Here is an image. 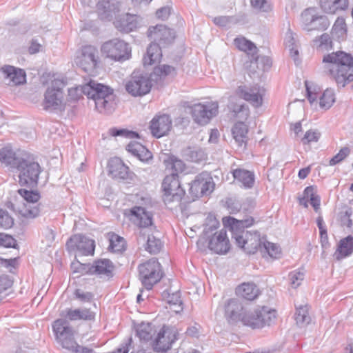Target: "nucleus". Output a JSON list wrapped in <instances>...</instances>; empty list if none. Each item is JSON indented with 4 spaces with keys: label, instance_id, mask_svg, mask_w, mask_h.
<instances>
[{
    "label": "nucleus",
    "instance_id": "1",
    "mask_svg": "<svg viewBox=\"0 0 353 353\" xmlns=\"http://www.w3.org/2000/svg\"><path fill=\"white\" fill-rule=\"evenodd\" d=\"M223 223L225 228H229L232 232V238L235 240L238 246L248 254L255 253L258 249L262 250L263 242L260 234L245 230V228L252 225V218L238 220L233 217H224Z\"/></svg>",
    "mask_w": 353,
    "mask_h": 353
},
{
    "label": "nucleus",
    "instance_id": "2",
    "mask_svg": "<svg viewBox=\"0 0 353 353\" xmlns=\"http://www.w3.org/2000/svg\"><path fill=\"white\" fill-rule=\"evenodd\" d=\"M79 92L94 100L95 107L99 112L110 114L114 110V95L110 88L90 80L85 85L70 88L69 95L74 99H77Z\"/></svg>",
    "mask_w": 353,
    "mask_h": 353
},
{
    "label": "nucleus",
    "instance_id": "3",
    "mask_svg": "<svg viewBox=\"0 0 353 353\" xmlns=\"http://www.w3.org/2000/svg\"><path fill=\"white\" fill-rule=\"evenodd\" d=\"M324 71L339 87H345L353 81V57L343 52H336L324 56Z\"/></svg>",
    "mask_w": 353,
    "mask_h": 353
},
{
    "label": "nucleus",
    "instance_id": "4",
    "mask_svg": "<svg viewBox=\"0 0 353 353\" xmlns=\"http://www.w3.org/2000/svg\"><path fill=\"white\" fill-rule=\"evenodd\" d=\"M56 340L61 347L72 353H92L93 350L87 347L79 345L74 340V330L68 321L57 319L52 324Z\"/></svg>",
    "mask_w": 353,
    "mask_h": 353
},
{
    "label": "nucleus",
    "instance_id": "5",
    "mask_svg": "<svg viewBox=\"0 0 353 353\" xmlns=\"http://www.w3.org/2000/svg\"><path fill=\"white\" fill-rule=\"evenodd\" d=\"M56 340L61 347L72 353H92L93 350L87 347L79 345L74 340V330L68 321L57 319L52 324Z\"/></svg>",
    "mask_w": 353,
    "mask_h": 353
},
{
    "label": "nucleus",
    "instance_id": "6",
    "mask_svg": "<svg viewBox=\"0 0 353 353\" xmlns=\"http://www.w3.org/2000/svg\"><path fill=\"white\" fill-rule=\"evenodd\" d=\"M276 317L274 310L267 306H258L252 310H247L242 316L241 322L252 329H261L271 325Z\"/></svg>",
    "mask_w": 353,
    "mask_h": 353
},
{
    "label": "nucleus",
    "instance_id": "7",
    "mask_svg": "<svg viewBox=\"0 0 353 353\" xmlns=\"http://www.w3.org/2000/svg\"><path fill=\"white\" fill-rule=\"evenodd\" d=\"M76 65L85 72L93 74L99 64L97 49L92 46H83L74 58Z\"/></svg>",
    "mask_w": 353,
    "mask_h": 353
},
{
    "label": "nucleus",
    "instance_id": "8",
    "mask_svg": "<svg viewBox=\"0 0 353 353\" xmlns=\"http://www.w3.org/2000/svg\"><path fill=\"white\" fill-rule=\"evenodd\" d=\"M101 50L106 57L117 61H123L131 57V48L129 44L119 39L105 42Z\"/></svg>",
    "mask_w": 353,
    "mask_h": 353
},
{
    "label": "nucleus",
    "instance_id": "9",
    "mask_svg": "<svg viewBox=\"0 0 353 353\" xmlns=\"http://www.w3.org/2000/svg\"><path fill=\"white\" fill-rule=\"evenodd\" d=\"M139 278L145 288L150 290L163 276L160 263L151 259L139 266Z\"/></svg>",
    "mask_w": 353,
    "mask_h": 353
},
{
    "label": "nucleus",
    "instance_id": "10",
    "mask_svg": "<svg viewBox=\"0 0 353 353\" xmlns=\"http://www.w3.org/2000/svg\"><path fill=\"white\" fill-rule=\"evenodd\" d=\"M16 170L19 172V183L21 185L34 187L37 184L41 167L37 162L22 159Z\"/></svg>",
    "mask_w": 353,
    "mask_h": 353
},
{
    "label": "nucleus",
    "instance_id": "11",
    "mask_svg": "<svg viewBox=\"0 0 353 353\" xmlns=\"http://www.w3.org/2000/svg\"><path fill=\"white\" fill-rule=\"evenodd\" d=\"M163 201L165 203H179L185 194V190L181 187L176 174L167 175L162 183Z\"/></svg>",
    "mask_w": 353,
    "mask_h": 353
},
{
    "label": "nucleus",
    "instance_id": "12",
    "mask_svg": "<svg viewBox=\"0 0 353 353\" xmlns=\"http://www.w3.org/2000/svg\"><path fill=\"white\" fill-rule=\"evenodd\" d=\"M18 192L25 200V203L19 210L21 216L28 219L38 216L40 213L39 205L37 203L40 198L39 194L24 189H20Z\"/></svg>",
    "mask_w": 353,
    "mask_h": 353
},
{
    "label": "nucleus",
    "instance_id": "13",
    "mask_svg": "<svg viewBox=\"0 0 353 353\" xmlns=\"http://www.w3.org/2000/svg\"><path fill=\"white\" fill-rule=\"evenodd\" d=\"M61 82L54 80L46 93L43 106L46 110H61L63 108V94L59 85Z\"/></svg>",
    "mask_w": 353,
    "mask_h": 353
},
{
    "label": "nucleus",
    "instance_id": "14",
    "mask_svg": "<svg viewBox=\"0 0 353 353\" xmlns=\"http://www.w3.org/2000/svg\"><path fill=\"white\" fill-rule=\"evenodd\" d=\"M216 102H207L206 103H197L191 107V114L194 121L201 125L209 123L218 112Z\"/></svg>",
    "mask_w": 353,
    "mask_h": 353
},
{
    "label": "nucleus",
    "instance_id": "15",
    "mask_svg": "<svg viewBox=\"0 0 353 353\" xmlns=\"http://www.w3.org/2000/svg\"><path fill=\"white\" fill-rule=\"evenodd\" d=\"M148 37L152 41V43L165 47L174 41L175 32L165 25L158 24L148 28Z\"/></svg>",
    "mask_w": 353,
    "mask_h": 353
},
{
    "label": "nucleus",
    "instance_id": "16",
    "mask_svg": "<svg viewBox=\"0 0 353 353\" xmlns=\"http://www.w3.org/2000/svg\"><path fill=\"white\" fill-rule=\"evenodd\" d=\"M152 81L147 75H132L125 84L126 91L134 97L145 95L151 90Z\"/></svg>",
    "mask_w": 353,
    "mask_h": 353
},
{
    "label": "nucleus",
    "instance_id": "17",
    "mask_svg": "<svg viewBox=\"0 0 353 353\" xmlns=\"http://www.w3.org/2000/svg\"><path fill=\"white\" fill-rule=\"evenodd\" d=\"M70 252H79L81 255H92L94 252V241L81 234L72 236L66 243Z\"/></svg>",
    "mask_w": 353,
    "mask_h": 353
},
{
    "label": "nucleus",
    "instance_id": "18",
    "mask_svg": "<svg viewBox=\"0 0 353 353\" xmlns=\"http://www.w3.org/2000/svg\"><path fill=\"white\" fill-rule=\"evenodd\" d=\"M125 214L128 216L130 220L136 225L142 228L141 232H145L149 226L152 225V214L141 206H134L130 210H126Z\"/></svg>",
    "mask_w": 353,
    "mask_h": 353
},
{
    "label": "nucleus",
    "instance_id": "19",
    "mask_svg": "<svg viewBox=\"0 0 353 353\" xmlns=\"http://www.w3.org/2000/svg\"><path fill=\"white\" fill-rule=\"evenodd\" d=\"M172 127L170 117L168 114L156 115L150 123V130L152 135L157 139L168 134Z\"/></svg>",
    "mask_w": 353,
    "mask_h": 353
},
{
    "label": "nucleus",
    "instance_id": "20",
    "mask_svg": "<svg viewBox=\"0 0 353 353\" xmlns=\"http://www.w3.org/2000/svg\"><path fill=\"white\" fill-rule=\"evenodd\" d=\"M238 92L240 97L248 101L254 108L262 105L263 97L265 94V90L263 88L257 85L252 87L239 86Z\"/></svg>",
    "mask_w": 353,
    "mask_h": 353
},
{
    "label": "nucleus",
    "instance_id": "21",
    "mask_svg": "<svg viewBox=\"0 0 353 353\" xmlns=\"http://www.w3.org/2000/svg\"><path fill=\"white\" fill-rule=\"evenodd\" d=\"M0 72L5 83L8 85L14 86L26 82V72L22 69L5 65L0 68Z\"/></svg>",
    "mask_w": 353,
    "mask_h": 353
},
{
    "label": "nucleus",
    "instance_id": "22",
    "mask_svg": "<svg viewBox=\"0 0 353 353\" xmlns=\"http://www.w3.org/2000/svg\"><path fill=\"white\" fill-rule=\"evenodd\" d=\"M214 183L207 174H201L192 182L190 190L196 196L207 195L212 192Z\"/></svg>",
    "mask_w": 353,
    "mask_h": 353
},
{
    "label": "nucleus",
    "instance_id": "23",
    "mask_svg": "<svg viewBox=\"0 0 353 353\" xmlns=\"http://www.w3.org/2000/svg\"><path fill=\"white\" fill-rule=\"evenodd\" d=\"M208 248L216 254H226L230 248V244L227 236L225 229H222L219 232H216L208 243Z\"/></svg>",
    "mask_w": 353,
    "mask_h": 353
},
{
    "label": "nucleus",
    "instance_id": "24",
    "mask_svg": "<svg viewBox=\"0 0 353 353\" xmlns=\"http://www.w3.org/2000/svg\"><path fill=\"white\" fill-rule=\"evenodd\" d=\"M99 17L102 20L110 21L120 10V3L117 0H99L97 4Z\"/></svg>",
    "mask_w": 353,
    "mask_h": 353
},
{
    "label": "nucleus",
    "instance_id": "25",
    "mask_svg": "<svg viewBox=\"0 0 353 353\" xmlns=\"http://www.w3.org/2000/svg\"><path fill=\"white\" fill-rule=\"evenodd\" d=\"M175 340L174 334L170 329L163 327L158 332L152 343L154 350L157 352H165L171 347Z\"/></svg>",
    "mask_w": 353,
    "mask_h": 353
},
{
    "label": "nucleus",
    "instance_id": "26",
    "mask_svg": "<svg viewBox=\"0 0 353 353\" xmlns=\"http://www.w3.org/2000/svg\"><path fill=\"white\" fill-rule=\"evenodd\" d=\"M247 312L241 303L235 299L228 300L225 306V315L229 323L241 321L242 316Z\"/></svg>",
    "mask_w": 353,
    "mask_h": 353
},
{
    "label": "nucleus",
    "instance_id": "27",
    "mask_svg": "<svg viewBox=\"0 0 353 353\" xmlns=\"http://www.w3.org/2000/svg\"><path fill=\"white\" fill-rule=\"evenodd\" d=\"M108 172L116 179H126L130 176L129 168L119 158H113L108 163Z\"/></svg>",
    "mask_w": 353,
    "mask_h": 353
},
{
    "label": "nucleus",
    "instance_id": "28",
    "mask_svg": "<svg viewBox=\"0 0 353 353\" xmlns=\"http://www.w3.org/2000/svg\"><path fill=\"white\" fill-rule=\"evenodd\" d=\"M114 25L120 32H129L137 28V17L128 13L120 14L115 17Z\"/></svg>",
    "mask_w": 353,
    "mask_h": 353
},
{
    "label": "nucleus",
    "instance_id": "29",
    "mask_svg": "<svg viewBox=\"0 0 353 353\" xmlns=\"http://www.w3.org/2000/svg\"><path fill=\"white\" fill-rule=\"evenodd\" d=\"M22 159L17 157L13 150L9 147H4L0 150L1 163L11 169H16Z\"/></svg>",
    "mask_w": 353,
    "mask_h": 353
},
{
    "label": "nucleus",
    "instance_id": "30",
    "mask_svg": "<svg viewBox=\"0 0 353 353\" xmlns=\"http://www.w3.org/2000/svg\"><path fill=\"white\" fill-rule=\"evenodd\" d=\"M147 237L145 250L150 254H157L163 247L161 239L153 234H146L145 231L140 232L139 241L144 242Z\"/></svg>",
    "mask_w": 353,
    "mask_h": 353
},
{
    "label": "nucleus",
    "instance_id": "31",
    "mask_svg": "<svg viewBox=\"0 0 353 353\" xmlns=\"http://www.w3.org/2000/svg\"><path fill=\"white\" fill-rule=\"evenodd\" d=\"M127 150L141 161H148L152 157V153L139 142H130L126 148Z\"/></svg>",
    "mask_w": 353,
    "mask_h": 353
},
{
    "label": "nucleus",
    "instance_id": "32",
    "mask_svg": "<svg viewBox=\"0 0 353 353\" xmlns=\"http://www.w3.org/2000/svg\"><path fill=\"white\" fill-rule=\"evenodd\" d=\"M162 57V52L160 46L151 43L147 48L146 54L143 58L144 65H151L159 62Z\"/></svg>",
    "mask_w": 353,
    "mask_h": 353
},
{
    "label": "nucleus",
    "instance_id": "33",
    "mask_svg": "<svg viewBox=\"0 0 353 353\" xmlns=\"http://www.w3.org/2000/svg\"><path fill=\"white\" fill-rule=\"evenodd\" d=\"M235 180L242 183L245 188H251L254 183V174L253 172L244 169H235L232 171Z\"/></svg>",
    "mask_w": 353,
    "mask_h": 353
},
{
    "label": "nucleus",
    "instance_id": "34",
    "mask_svg": "<svg viewBox=\"0 0 353 353\" xmlns=\"http://www.w3.org/2000/svg\"><path fill=\"white\" fill-rule=\"evenodd\" d=\"M353 252V237L348 236L340 241L334 256L338 261L350 255Z\"/></svg>",
    "mask_w": 353,
    "mask_h": 353
},
{
    "label": "nucleus",
    "instance_id": "35",
    "mask_svg": "<svg viewBox=\"0 0 353 353\" xmlns=\"http://www.w3.org/2000/svg\"><path fill=\"white\" fill-rule=\"evenodd\" d=\"M113 268L112 263L110 260L101 259L97 261L94 264L91 265L89 270L90 274L109 276L112 272Z\"/></svg>",
    "mask_w": 353,
    "mask_h": 353
},
{
    "label": "nucleus",
    "instance_id": "36",
    "mask_svg": "<svg viewBox=\"0 0 353 353\" xmlns=\"http://www.w3.org/2000/svg\"><path fill=\"white\" fill-rule=\"evenodd\" d=\"M321 8L327 13L334 14L338 10H344L348 6V0H320Z\"/></svg>",
    "mask_w": 353,
    "mask_h": 353
},
{
    "label": "nucleus",
    "instance_id": "37",
    "mask_svg": "<svg viewBox=\"0 0 353 353\" xmlns=\"http://www.w3.org/2000/svg\"><path fill=\"white\" fill-rule=\"evenodd\" d=\"M259 289L252 283H244L236 288V294L247 300H253L259 295Z\"/></svg>",
    "mask_w": 353,
    "mask_h": 353
},
{
    "label": "nucleus",
    "instance_id": "38",
    "mask_svg": "<svg viewBox=\"0 0 353 353\" xmlns=\"http://www.w3.org/2000/svg\"><path fill=\"white\" fill-rule=\"evenodd\" d=\"M248 132V125L243 121L236 122L232 129L233 138L240 146L242 145L243 143H245Z\"/></svg>",
    "mask_w": 353,
    "mask_h": 353
},
{
    "label": "nucleus",
    "instance_id": "39",
    "mask_svg": "<svg viewBox=\"0 0 353 353\" xmlns=\"http://www.w3.org/2000/svg\"><path fill=\"white\" fill-rule=\"evenodd\" d=\"M95 314L89 309H69L66 311L65 316L71 321L76 320H92Z\"/></svg>",
    "mask_w": 353,
    "mask_h": 353
},
{
    "label": "nucleus",
    "instance_id": "40",
    "mask_svg": "<svg viewBox=\"0 0 353 353\" xmlns=\"http://www.w3.org/2000/svg\"><path fill=\"white\" fill-rule=\"evenodd\" d=\"M234 44L239 50L253 57L257 54L258 50L255 44L243 37L236 38Z\"/></svg>",
    "mask_w": 353,
    "mask_h": 353
},
{
    "label": "nucleus",
    "instance_id": "41",
    "mask_svg": "<svg viewBox=\"0 0 353 353\" xmlns=\"http://www.w3.org/2000/svg\"><path fill=\"white\" fill-rule=\"evenodd\" d=\"M336 101V94L332 88H327L319 97V105L323 110H329Z\"/></svg>",
    "mask_w": 353,
    "mask_h": 353
},
{
    "label": "nucleus",
    "instance_id": "42",
    "mask_svg": "<svg viewBox=\"0 0 353 353\" xmlns=\"http://www.w3.org/2000/svg\"><path fill=\"white\" fill-rule=\"evenodd\" d=\"M311 320L307 305H301L296 307L295 321L299 327H305L311 322Z\"/></svg>",
    "mask_w": 353,
    "mask_h": 353
},
{
    "label": "nucleus",
    "instance_id": "43",
    "mask_svg": "<svg viewBox=\"0 0 353 353\" xmlns=\"http://www.w3.org/2000/svg\"><path fill=\"white\" fill-rule=\"evenodd\" d=\"M175 74V68L171 65L163 64L154 68L150 77L152 81L158 82L167 76Z\"/></svg>",
    "mask_w": 353,
    "mask_h": 353
},
{
    "label": "nucleus",
    "instance_id": "44",
    "mask_svg": "<svg viewBox=\"0 0 353 353\" xmlns=\"http://www.w3.org/2000/svg\"><path fill=\"white\" fill-rule=\"evenodd\" d=\"M136 332L140 340L148 341L152 338L156 333V330L151 323L143 322L138 325Z\"/></svg>",
    "mask_w": 353,
    "mask_h": 353
},
{
    "label": "nucleus",
    "instance_id": "45",
    "mask_svg": "<svg viewBox=\"0 0 353 353\" xmlns=\"http://www.w3.org/2000/svg\"><path fill=\"white\" fill-rule=\"evenodd\" d=\"M318 14L316 10L314 8L304 10L301 14V24L303 29L310 32V27Z\"/></svg>",
    "mask_w": 353,
    "mask_h": 353
},
{
    "label": "nucleus",
    "instance_id": "46",
    "mask_svg": "<svg viewBox=\"0 0 353 353\" xmlns=\"http://www.w3.org/2000/svg\"><path fill=\"white\" fill-rule=\"evenodd\" d=\"M230 109L233 117H236L239 120L238 121L244 122L250 115L249 108L244 104H231Z\"/></svg>",
    "mask_w": 353,
    "mask_h": 353
},
{
    "label": "nucleus",
    "instance_id": "47",
    "mask_svg": "<svg viewBox=\"0 0 353 353\" xmlns=\"http://www.w3.org/2000/svg\"><path fill=\"white\" fill-rule=\"evenodd\" d=\"M183 156L189 161L198 162L203 160L205 157L204 152L199 148L194 147H188L183 150Z\"/></svg>",
    "mask_w": 353,
    "mask_h": 353
},
{
    "label": "nucleus",
    "instance_id": "48",
    "mask_svg": "<svg viewBox=\"0 0 353 353\" xmlns=\"http://www.w3.org/2000/svg\"><path fill=\"white\" fill-rule=\"evenodd\" d=\"M314 46L320 50H327L332 48V39L327 33L323 34L313 40Z\"/></svg>",
    "mask_w": 353,
    "mask_h": 353
},
{
    "label": "nucleus",
    "instance_id": "49",
    "mask_svg": "<svg viewBox=\"0 0 353 353\" xmlns=\"http://www.w3.org/2000/svg\"><path fill=\"white\" fill-rule=\"evenodd\" d=\"M329 26L330 21L325 16L318 14L310 27V32L312 30L323 31Z\"/></svg>",
    "mask_w": 353,
    "mask_h": 353
},
{
    "label": "nucleus",
    "instance_id": "50",
    "mask_svg": "<svg viewBox=\"0 0 353 353\" xmlns=\"http://www.w3.org/2000/svg\"><path fill=\"white\" fill-rule=\"evenodd\" d=\"M305 85L307 92V97L310 104L318 103L317 99L319 97V90L316 85H314L307 81H305Z\"/></svg>",
    "mask_w": 353,
    "mask_h": 353
},
{
    "label": "nucleus",
    "instance_id": "51",
    "mask_svg": "<svg viewBox=\"0 0 353 353\" xmlns=\"http://www.w3.org/2000/svg\"><path fill=\"white\" fill-rule=\"evenodd\" d=\"M110 249L114 252H119L125 248V240L117 234H112L110 238Z\"/></svg>",
    "mask_w": 353,
    "mask_h": 353
},
{
    "label": "nucleus",
    "instance_id": "52",
    "mask_svg": "<svg viewBox=\"0 0 353 353\" xmlns=\"http://www.w3.org/2000/svg\"><path fill=\"white\" fill-rule=\"evenodd\" d=\"M262 250L267 252L269 256L274 259H278L281 255L280 247L277 244L269 241H263Z\"/></svg>",
    "mask_w": 353,
    "mask_h": 353
},
{
    "label": "nucleus",
    "instance_id": "53",
    "mask_svg": "<svg viewBox=\"0 0 353 353\" xmlns=\"http://www.w3.org/2000/svg\"><path fill=\"white\" fill-rule=\"evenodd\" d=\"M350 152L351 149L350 147L345 146L342 148L339 152L329 161L328 165L330 166H334L341 163L349 156Z\"/></svg>",
    "mask_w": 353,
    "mask_h": 353
},
{
    "label": "nucleus",
    "instance_id": "54",
    "mask_svg": "<svg viewBox=\"0 0 353 353\" xmlns=\"http://www.w3.org/2000/svg\"><path fill=\"white\" fill-rule=\"evenodd\" d=\"M353 215V210L352 208H347L345 211H342L339 214V220L341 226L347 227L348 228H352L353 221L351 217Z\"/></svg>",
    "mask_w": 353,
    "mask_h": 353
},
{
    "label": "nucleus",
    "instance_id": "55",
    "mask_svg": "<svg viewBox=\"0 0 353 353\" xmlns=\"http://www.w3.org/2000/svg\"><path fill=\"white\" fill-rule=\"evenodd\" d=\"M14 225V219L4 210L0 209V228L9 229Z\"/></svg>",
    "mask_w": 353,
    "mask_h": 353
},
{
    "label": "nucleus",
    "instance_id": "56",
    "mask_svg": "<svg viewBox=\"0 0 353 353\" xmlns=\"http://www.w3.org/2000/svg\"><path fill=\"white\" fill-rule=\"evenodd\" d=\"M316 195V193L313 187H307L304 190L303 196L299 198V204L307 208L308 206L307 203L310 202L311 198H314Z\"/></svg>",
    "mask_w": 353,
    "mask_h": 353
},
{
    "label": "nucleus",
    "instance_id": "57",
    "mask_svg": "<svg viewBox=\"0 0 353 353\" xmlns=\"http://www.w3.org/2000/svg\"><path fill=\"white\" fill-rule=\"evenodd\" d=\"M290 285L293 288L299 287L304 279V274L300 270H295L289 274Z\"/></svg>",
    "mask_w": 353,
    "mask_h": 353
},
{
    "label": "nucleus",
    "instance_id": "58",
    "mask_svg": "<svg viewBox=\"0 0 353 353\" xmlns=\"http://www.w3.org/2000/svg\"><path fill=\"white\" fill-rule=\"evenodd\" d=\"M219 225V221L212 216H208L203 232L205 235H208L213 230H216Z\"/></svg>",
    "mask_w": 353,
    "mask_h": 353
},
{
    "label": "nucleus",
    "instance_id": "59",
    "mask_svg": "<svg viewBox=\"0 0 353 353\" xmlns=\"http://www.w3.org/2000/svg\"><path fill=\"white\" fill-rule=\"evenodd\" d=\"M17 245L16 240L10 235L0 233V246L5 248H15Z\"/></svg>",
    "mask_w": 353,
    "mask_h": 353
},
{
    "label": "nucleus",
    "instance_id": "60",
    "mask_svg": "<svg viewBox=\"0 0 353 353\" xmlns=\"http://www.w3.org/2000/svg\"><path fill=\"white\" fill-rule=\"evenodd\" d=\"M320 137V133L316 130H307L304 137L301 139V142L303 144H307L311 142L318 141Z\"/></svg>",
    "mask_w": 353,
    "mask_h": 353
},
{
    "label": "nucleus",
    "instance_id": "61",
    "mask_svg": "<svg viewBox=\"0 0 353 353\" xmlns=\"http://www.w3.org/2000/svg\"><path fill=\"white\" fill-rule=\"evenodd\" d=\"M250 2L254 8L263 12H268L271 8L267 0H250Z\"/></svg>",
    "mask_w": 353,
    "mask_h": 353
},
{
    "label": "nucleus",
    "instance_id": "62",
    "mask_svg": "<svg viewBox=\"0 0 353 353\" xmlns=\"http://www.w3.org/2000/svg\"><path fill=\"white\" fill-rule=\"evenodd\" d=\"M171 168L173 171L172 174H176L178 176L179 173H181L185 170V163L183 161L176 158H171Z\"/></svg>",
    "mask_w": 353,
    "mask_h": 353
},
{
    "label": "nucleus",
    "instance_id": "63",
    "mask_svg": "<svg viewBox=\"0 0 353 353\" xmlns=\"http://www.w3.org/2000/svg\"><path fill=\"white\" fill-rule=\"evenodd\" d=\"M13 281L8 275H2L0 276V298L1 294L12 287Z\"/></svg>",
    "mask_w": 353,
    "mask_h": 353
},
{
    "label": "nucleus",
    "instance_id": "64",
    "mask_svg": "<svg viewBox=\"0 0 353 353\" xmlns=\"http://www.w3.org/2000/svg\"><path fill=\"white\" fill-rule=\"evenodd\" d=\"M91 265L83 264L79 263V261H74L71 264V268L73 270L74 273H90L89 268Z\"/></svg>",
    "mask_w": 353,
    "mask_h": 353
}]
</instances>
